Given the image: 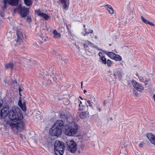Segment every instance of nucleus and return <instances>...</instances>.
Returning <instances> with one entry per match:
<instances>
[{"instance_id": "26", "label": "nucleus", "mask_w": 155, "mask_h": 155, "mask_svg": "<svg viewBox=\"0 0 155 155\" xmlns=\"http://www.w3.org/2000/svg\"><path fill=\"white\" fill-rule=\"evenodd\" d=\"M64 150H54L55 153L56 155H63Z\"/></svg>"}, {"instance_id": "30", "label": "nucleus", "mask_w": 155, "mask_h": 155, "mask_svg": "<svg viewBox=\"0 0 155 155\" xmlns=\"http://www.w3.org/2000/svg\"><path fill=\"white\" fill-rule=\"evenodd\" d=\"M112 64L111 61L109 59H108L106 61V64H107L108 67H110Z\"/></svg>"}, {"instance_id": "28", "label": "nucleus", "mask_w": 155, "mask_h": 155, "mask_svg": "<svg viewBox=\"0 0 155 155\" xmlns=\"http://www.w3.org/2000/svg\"><path fill=\"white\" fill-rule=\"evenodd\" d=\"M24 1L25 5L28 6H29L31 4V0H24Z\"/></svg>"}, {"instance_id": "8", "label": "nucleus", "mask_w": 155, "mask_h": 155, "mask_svg": "<svg viewBox=\"0 0 155 155\" xmlns=\"http://www.w3.org/2000/svg\"><path fill=\"white\" fill-rule=\"evenodd\" d=\"M69 149L71 152H74L77 149V145L74 141L72 140L69 141L67 143Z\"/></svg>"}, {"instance_id": "42", "label": "nucleus", "mask_w": 155, "mask_h": 155, "mask_svg": "<svg viewBox=\"0 0 155 155\" xmlns=\"http://www.w3.org/2000/svg\"><path fill=\"white\" fill-rule=\"evenodd\" d=\"M81 87L82 88V85H83V82L82 81L81 82Z\"/></svg>"}, {"instance_id": "37", "label": "nucleus", "mask_w": 155, "mask_h": 155, "mask_svg": "<svg viewBox=\"0 0 155 155\" xmlns=\"http://www.w3.org/2000/svg\"><path fill=\"white\" fill-rule=\"evenodd\" d=\"M18 7L13 9V11L14 13H15L17 11H18Z\"/></svg>"}, {"instance_id": "3", "label": "nucleus", "mask_w": 155, "mask_h": 155, "mask_svg": "<svg viewBox=\"0 0 155 155\" xmlns=\"http://www.w3.org/2000/svg\"><path fill=\"white\" fill-rule=\"evenodd\" d=\"M19 0H3V8L0 11V15L2 17L4 16V9L7 8L8 4L12 6H16L18 4Z\"/></svg>"}, {"instance_id": "7", "label": "nucleus", "mask_w": 155, "mask_h": 155, "mask_svg": "<svg viewBox=\"0 0 155 155\" xmlns=\"http://www.w3.org/2000/svg\"><path fill=\"white\" fill-rule=\"evenodd\" d=\"M44 74H43L41 73L40 74H39V77L42 78L44 80L46 79V81H47V84H50L51 83V77L53 78V80L54 81H56V78H54V75L53 73L52 75L51 74L50 75H45L46 77L45 76V75H43Z\"/></svg>"}, {"instance_id": "17", "label": "nucleus", "mask_w": 155, "mask_h": 155, "mask_svg": "<svg viewBox=\"0 0 155 155\" xmlns=\"http://www.w3.org/2000/svg\"><path fill=\"white\" fill-rule=\"evenodd\" d=\"M147 136L151 143L155 145V136L152 133H149L147 134Z\"/></svg>"}, {"instance_id": "18", "label": "nucleus", "mask_w": 155, "mask_h": 155, "mask_svg": "<svg viewBox=\"0 0 155 155\" xmlns=\"http://www.w3.org/2000/svg\"><path fill=\"white\" fill-rule=\"evenodd\" d=\"M64 122L62 120H58L56 121L54 125L55 126V127H60V128L62 126V129H63L64 126Z\"/></svg>"}, {"instance_id": "45", "label": "nucleus", "mask_w": 155, "mask_h": 155, "mask_svg": "<svg viewBox=\"0 0 155 155\" xmlns=\"http://www.w3.org/2000/svg\"><path fill=\"white\" fill-rule=\"evenodd\" d=\"M139 147H142V144H140L139 145Z\"/></svg>"}, {"instance_id": "50", "label": "nucleus", "mask_w": 155, "mask_h": 155, "mask_svg": "<svg viewBox=\"0 0 155 155\" xmlns=\"http://www.w3.org/2000/svg\"><path fill=\"white\" fill-rule=\"evenodd\" d=\"M4 82L5 83H6V80H4Z\"/></svg>"}, {"instance_id": "19", "label": "nucleus", "mask_w": 155, "mask_h": 155, "mask_svg": "<svg viewBox=\"0 0 155 155\" xmlns=\"http://www.w3.org/2000/svg\"><path fill=\"white\" fill-rule=\"evenodd\" d=\"M147 78H145L144 77H139V80L140 81L143 82L145 85L147 84L150 82V79L149 77Z\"/></svg>"}, {"instance_id": "25", "label": "nucleus", "mask_w": 155, "mask_h": 155, "mask_svg": "<svg viewBox=\"0 0 155 155\" xmlns=\"http://www.w3.org/2000/svg\"><path fill=\"white\" fill-rule=\"evenodd\" d=\"M87 29L86 28L84 29V31L85 32L84 33H82L83 35L84 36H85L86 34H89L93 33V31L92 30L89 29L87 31H86Z\"/></svg>"}, {"instance_id": "20", "label": "nucleus", "mask_w": 155, "mask_h": 155, "mask_svg": "<svg viewBox=\"0 0 155 155\" xmlns=\"http://www.w3.org/2000/svg\"><path fill=\"white\" fill-rule=\"evenodd\" d=\"M39 16L42 17L43 18H44L45 20H47L50 18V16L43 12H41L40 10Z\"/></svg>"}, {"instance_id": "2", "label": "nucleus", "mask_w": 155, "mask_h": 155, "mask_svg": "<svg viewBox=\"0 0 155 155\" xmlns=\"http://www.w3.org/2000/svg\"><path fill=\"white\" fill-rule=\"evenodd\" d=\"M62 118H66L68 123L67 124L65 125L64 126L63 131L64 134L70 137L74 136L77 133L78 131V124L73 121L74 120L73 117L71 116H69L66 117L63 114L61 115Z\"/></svg>"}, {"instance_id": "1", "label": "nucleus", "mask_w": 155, "mask_h": 155, "mask_svg": "<svg viewBox=\"0 0 155 155\" xmlns=\"http://www.w3.org/2000/svg\"><path fill=\"white\" fill-rule=\"evenodd\" d=\"M8 114L10 119L9 121L10 127L12 128H15L18 131H21L23 128V124L21 121L23 117L19 108L18 107L14 106L9 112L6 108L1 110L0 115L2 118H5Z\"/></svg>"}, {"instance_id": "33", "label": "nucleus", "mask_w": 155, "mask_h": 155, "mask_svg": "<svg viewBox=\"0 0 155 155\" xmlns=\"http://www.w3.org/2000/svg\"><path fill=\"white\" fill-rule=\"evenodd\" d=\"M147 24H148L151 26H154L155 25L154 24H153V22H150L149 21H148V22H147Z\"/></svg>"}, {"instance_id": "34", "label": "nucleus", "mask_w": 155, "mask_h": 155, "mask_svg": "<svg viewBox=\"0 0 155 155\" xmlns=\"http://www.w3.org/2000/svg\"><path fill=\"white\" fill-rule=\"evenodd\" d=\"M97 110L98 111L100 112L101 110V109L100 106L98 105V106L97 107Z\"/></svg>"}, {"instance_id": "46", "label": "nucleus", "mask_w": 155, "mask_h": 155, "mask_svg": "<svg viewBox=\"0 0 155 155\" xmlns=\"http://www.w3.org/2000/svg\"><path fill=\"white\" fill-rule=\"evenodd\" d=\"M2 103L0 102V107H1L2 106Z\"/></svg>"}, {"instance_id": "53", "label": "nucleus", "mask_w": 155, "mask_h": 155, "mask_svg": "<svg viewBox=\"0 0 155 155\" xmlns=\"http://www.w3.org/2000/svg\"><path fill=\"white\" fill-rule=\"evenodd\" d=\"M109 46H111V44H110L109 45Z\"/></svg>"}, {"instance_id": "4", "label": "nucleus", "mask_w": 155, "mask_h": 155, "mask_svg": "<svg viewBox=\"0 0 155 155\" xmlns=\"http://www.w3.org/2000/svg\"><path fill=\"white\" fill-rule=\"evenodd\" d=\"M98 49L100 51H102L112 59L118 61H120L122 60V58L120 56L116 54L114 52L107 51H105L101 49Z\"/></svg>"}, {"instance_id": "44", "label": "nucleus", "mask_w": 155, "mask_h": 155, "mask_svg": "<svg viewBox=\"0 0 155 155\" xmlns=\"http://www.w3.org/2000/svg\"><path fill=\"white\" fill-rule=\"evenodd\" d=\"M51 143H52V145L53 144H54V140H52V142Z\"/></svg>"}, {"instance_id": "29", "label": "nucleus", "mask_w": 155, "mask_h": 155, "mask_svg": "<svg viewBox=\"0 0 155 155\" xmlns=\"http://www.w3.org/2000/svg\"><path fill=\"white\" fill-rule=\"evenodd\" d=\"M102 61V63L104 64H106V59L104 56L100 58Z\"/></svg>"}, {"instance_id": "47", "label": "nucleus", "mask_w": 155, "mask_h": 155, "mask_svg": "<svg viewBox=\"0 0 155 155\" xmlns=\"http://www.w3.org/2000/svg\"><path fill=\"white\" fill-rule=\"evenodd\" d=\"M14 83H17V81L16 80H14Z\"/></svg>"}, {"instance_id": "9", "label": "nucleus", "mask_w": 155, "mask_h": 155, "mask_svg": "<svg viewBox=\"0 0 155 155\" xmlns=\"http://www.w3.org/2000/svg\"><path fill=\"white\" fill-rule=\"evenodd\" d=\"M88 99H85L86 100L85 103L87 104L86 108L88 106H89L91 108H93L94 105V102L95 101V98L92 95L89 96V97H88Z\"/></svg>"}, {"instance_id": "11", "label": "nucleus", "mask_w": 155, "mask_h": 155, "mask_svg": "<svg viewBox=\"0 0 155 155\" xmlns=\"http://www.w3.org/2000/svg\"><path fill=\"white\" fill-rule=\"evenodd\" d=\"M20 27H19V28H18L16 31V35L17 36V42L19 45L21 44L22 40L24 38L22 33L20 30Z\"/></svg>"}, {"instance_id": "51", "label": "nucleus", "mask_w": 155, "mask_h": 155, "mask_svg": "<svg viewBox=\"0 0 155 155\" xmlns=\"http://www.w3.org/2000/svg\"><path fill=\"white\" fill-rule=\"evenodd\" d=\"M79 98H80L82 100L83 99V98L81 97H79Z\"/></svg>"}, {"instance_id": "52", "label": "nucleus", "mask_w": 155, "mask_h": 155, "mask_svg": "<svg viewBox=\"0 0 155 155\" xmlns=\"http://www.w3.org/2000/svg\"><path fill=\"white\" fill-rule=\"evenodd\" d=\"M83 26H84V28H85V25H83Z\"/></svg>"}, {"instance_id": "32", "label": "nucleus", "mask_w": 155, "mask_h": 155, "mask_svg": "<svg viewBox=\"0 0 155 155\" xmlns=\"http://www.w3.org/2000/svg\"><path fill=\"white\" fill-rule=\"evenodd\" d=\"M31 18L29 16L28 17L27 19V21L29 23L31 22Z\"/></svg>"}, {"instance_id": "54", "label": "nucleus", "mask_w": 155, "mask_h": 155, "mask_svg": "<svg viewBox=\"0 0 155 155\" xmlns=\"http://www.w3.org/2000/svg\"><path fill=\"white\" fill-rule=\"evenodd\" d=\"M128 84H129V85H130V83H129Z\"/></svg>"}, {"instance_id": "22", "label": "nucleus", "mask_w": 155, "mask_h": 155, "mask_svg": "<svg viewBox=\"0 0 155 155\" xmlns=\"http://www.w3.org/2000/svg\"><path fill=\"white\" fill-rule=\"evenodd\" d=\"M14 64L12 63H8L5 65V68L6 69H10L12 70L13 68Z\"/></svg>"}, {"instance_id": "6", "label": "nucleus", "mask_w": 155, "mask_h": 155, "mask_svg": "<svg viewBox=\"0 0 155 155\" xmlns=\"http://www.w3.org/2000/svg\"><path fill=\"white\" fill-rule=\"evenodd\" d=\"M18 13L21 18L26 17L29 13V8L19 6L18 7Z\"/></svg>"}, {"instance_id": "41", "label": "nucleus", "mask_w": 155, "mask_h": 155, "mask_svg": "<svg viewBox=\"0 0 155 155\" xmlns=\"http://www.w3.org/2000/svg\"><path fill=\"white\" fill-rule=\"evenodd\" d=\"M86 92H87V91L86 90H84V94Z\"/></svg>"}, {"instance_id": "36", "label": "nucleus", "mask_w": 155, "mask_h": 155, "mask_svg": "<svg viewBox=\"0 0 155 155\" xmlns=\"http://www.w3.org/2000/svg\"><path fill=\"white\" fill-rule=\"evenodd\" d=\"M35 14L36 16H39V11L38 10L35 11Z\"/></svg>"}, {"instance_id": "21", "label": "nucleus", "mask_w": 155, "mask_h": 155, "mask_svg": "<svg viewBox=\"0 0 155 155\" xmlns=\"http://www.w3.org/2000/svg\"><path fill=\"white\" fill-rule=\"evenodd\" d=\"M88 113H89L87 111H82L79 115L80 117L82 119H84L88 116Z\"/></svg>"}, {"instance_id": "48", "label": "nucleus", "mask_w": 155, "mask_h": 155, "mask_svg": "<svg viewBox=\"0 0 155 155\" xmlns=\"http://www.w3.org/2000/svg\"><path fill=\"white\" fill-rule=\"evenodd\" d=\"M20 136L21 137H22V134H20Z\"/></svg>"}, {"instance_id": "40", "label": "nucleus", "mask_w": 155, "mask_h": 155, "mask_svg": "<svg viewBox=\"0 0 155 155\" xmlns=\"http://www.w3.org/2000/svg\"><path fill=\"white\" fill-rule=\"evenodd\" d=\"M19 92L20 93L21 92V91H22V90L21 89L20 87L19 88Z\"/></svg>"}, {"instance_id": "13", "label": "nucleus", "mask_w": 155, "mask_h": 155, "mask_svg": "<svg viewBox=\"0 0 155 155\" xmlns=\"http://www.w3.org/2000/svg\"><path fill=\"white\" fill-rule=\"evenodd\" d=\"M113 74L115 78L120 80L122 76V71L121 69H117L114 71Z\"/></svg>"}, {"instance_id": "14", "label": "nucleus", "mask_w": 155, "mask_h": 155, "mask_svg": "<svg viewBox=\"0 0 155 155\" xmlns=\"http://www.w3.org/2000/svg\"><path fill=\"white\" fill-rule=\"evenodd\" d=\"M18 105L21 109L22 110L24 111H26V108L25 105V100L22 99L20 98L18 103Z\"/></svg>"}, {"instance_id": "55", "label": "nucleus", "mask_w": 155, "mask_h": 155, "mask_svg": "<svg viewBox=\"0 0 155 155\" xmlns=\"http://www.w3.org/2000/svg\"><path fill=\"white\" fill-rule=\"evenodd\" d=\"M41 72H42V73H43L42 72V71H41Z\"/></svg>"}, {"instance_id": "23", "label": "nucleus", "mask_w": 155, "mask_h": 155, "mask_svg": "<svg viewBox=\"0 0 155 155\" xmlns=\"http://www.w3.org/2000/svg\"><path fill=\"white\" fill-rule=\"evenodd\" d=\"M83 45L85 49L88 50L89 49V47L88 45L92 47L93 45L91 42L88 41H87L86 43L84 44Z\"/></svg>"}, {"instance_id": "27", "label": "nucleus", "mask_w": 155, "mask_h": 155, "mask_svg": "<svg viewBox=\"0 0 155 155\" xmlns=\"http://www.w3.org/2000/svg\"><path fill=\"white\" fill-rule=\"evenodd\" d=\"M46 40V37L45 36H41L39 37V41L41 43L45 41Z\"/></svg>"}, {"instance_id": "24", "label": "nucleus", "mask_w": 155, "mask_h": 155, "mask_svg": "<svg viewBox=\"0 0 155 155\" xmlns=\"http://www.w3.org/2000/svg\"><path fill=\"white\" fill-rule=\"evenodd\" d=\"M53 33L54 35V37L55 38H61V34L59 33H58L56 30H54L53 31Z\"/></svg>"}, {"instance_id": "43", "label": "nucleus", "mask_w": 155, "mask_h": 155, "mask_svg": "<svg viewBox=\"0 0 155 155\" xmlns=\"http://www.w3.org/2000/svg\"><path fill=\"white\" fill-rule=\"evenodd\" d=\"M94 38L95 39H97V36L95 35V36H94Z\"/></svg>"}, {"instance_id": "35", "label": "nucleus", "mask_w": 155, "mask_h": 155, "mask_svg": "<svg viewBox=\"0 0 155 155\" xmlns=\"http://www.w3.org/2000/svg\"><path fill=\"white\" fill-rule=\"evenodd\" d=\"M98 55H99V56L100 57V58H101L102 57L104 56L103 55V54L101 52H100L99 53Z\"/></svg>"}, {"instance_id": "16", "label": "nucleus", "mask_w": 155, "mask_h": 155, "mask_svg": "<svg viewBox=\"0 0 155 155\" xmlns=\"http://www.w3.org/2000/svg\"><path fill=\"white\" fill-rule=\"evenodd\" d=\"M64 9H67L68 7L69 2V0H59Z\"/></svg>"}, {"instance_id": "5", "label": "nucleus", "mask_w": 155, "mask_h": 155, "mask_svg": "<svg viewBox=\"0 0 155 155\" xmlns=\"http://www.w3.org/2000/svg\"><path fill=\"white\" fill-rule=\"evenodd\" d=\"M62 133L61 128L53 125L49 130V133L52 136L57 137L60 135Z\"/></svg>"}, {"instance_id": "39", "label": "nucleus", "mask_w": 155, "mask_h": 155, "mask_svg": "<svg viewBox=\"0 0 155 155\" xmlns=\"http://www.w3.org/2000/svg\"><path fill=\"white\" fill-rule=\"evenodd\" d=\"M134 94L136 96H137L138 95V94L137 93V92L136 91H134Z\"/></svg>"}, {"instance_id": "31", "label": "nucleus", "mask_w": 155, "mask_h": 155, "mask_svg": "<svg viewBox=\"0 0 155 155\" xmlns=\"http://www.w3.org/2000/svg\"><path fill=\"white\" fill-rule=\"evenodd\" d=\"M141 19L145 24H147V22H148V21L146 19H145L142 16H141Z\"/></svg>"}, {"instance_id": "49", "label": "nucleus", "mask_w": 155, "mask_h": 155, "mask_svg": "<svg viewBox=\"0 0 155 155\" xmlns=\"http://www.w3.org/2000/svg\"><path fill=\"white\" fill-rule=\"evenodd\" d=\"M94 47L96 48H97V47L96 46H94Z\"/></svg>"}, {"instance_id": "12", "label": "nucleus", "mask_w": 155, "mask_h": 155, "mask_svg": "<svg viewBox=\"0 0 155 155\" xmlns=\"http://www.w3.org/2000/svg\"><path fill=\"white\" fill-rule=\"evenodd\" d=\"M134 87L138 91L141 92L144 90V87L140 84L137 83L136 81H131Z\"/></svg>"}, {"instance_id": "38", "label": "nucleus", "mask_w": 155, "mask_h": 155, "mask_svg": "<svg viewBox=\"0 0 155 155\" xmlns=\"http://www.w3.org/2000/svg\"><path fill=\"white\" fill-rule=\"evenodd\" d=\"M79 102H80V104H79V107H80V109H81V110H83V108H81V104H82L81 102V101H80Z\"/></svg>"}, {"instance_id": "15", "label": "nucleus", "mask_w": 155, "mask_h": 155, "mask_svg": "<svg viewBox=\"0 0 155 155\" xmlns=\"http://www.w3.org/2000/svg\"><path fill=\"white\" fill-rule=\"evenodd\" d=\"M111 15H112L114 13V10L112 6L108 4L104 5L103 6Z\"/></svg>"}, {"instance_id": "10", "label": "nucleus", "mask_w": 155, "mask_h": 155, "mask_svg": "<svg viewBox=\"0 0 155 155\" xmlns=\"http://www.w3.org/2000/svg\"><path fill=\"white\" fill-rule=\"evenodd\" d=\"M54 150H64L65 146L63 143L59 140H56L54 144Z\"/></svg>"}, {"instance_id": "56", "label": "nucleus", "mask_w": 155, "mask_h": 155, "mask_svg": "<svg viewBox=\"0 0 155 155\" xmlns=\"http://www.w3.org/2000/svg\"><path fill=\"white\" fill-rule=\"evenodd\" d=\"M20 95H21V94L20 93Z\"/></svg>"}]
</instances>
